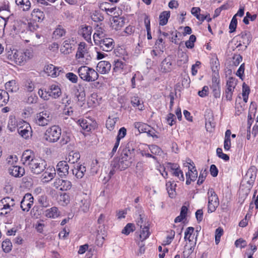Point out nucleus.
<instances>
[{
    "label": "nucleus",
    "mask_w": 258,
    "mask_h": 258,
    "mask_svg": "<svg viewBox=\"0 0 258 258\" xmlns=\"http://www.w3.org/2000/svg\"><path fill=\"white\" fill-rule=\"evenodd\" d=\"M9 100L8 93L3 90H0V107L6 105Z\"/></svg>",
    "instance_id": "obj_29"
},
{
    "label": "nucleus",
    "mask_w": 258,
    "mask_h": 258,
    "mask_svg": "<svg viewBox=\"0 0 258 258\" xmlns=\"http://www.w3.org/2000/svg\"><path fill=\"white\" fill-rule=\"evenodd\" d=\"M76 43L75 40L74 38L68 39L63 42V47L64 48V52L66 53H69L74 49L73 46Z\"/></svg>",
    "instance_id": "obj_24"
},
{
    "label": "nucleus",
    "mask_w": 258,
    "mask_h": 258,
    "mask_svg": "<svg viewBox=\"0 0 258 258\" xmlns=\"http://www.w3.org/2000/svg\"><path fill=\"white\" fill-rule=\"evenodd\" d=\"M216 153L218 157L222 159L225 161L229 160V157L228 155L224 154L222 152V149L220 148H218L216 150Z\"/></svg>",
    "instance_id": "obj_51"
},
{
    "label": "nucleus",
    "mask_w": 258,
    "mask_h": 258,
    "mask_svg": "<svg viewBox=\"0 0 258 258\" xmlns=\"http://www.w3.org/2000/svg\"><path fill=\"white\" fill-rule=\"evenodd\" d=\"M237 36H239L242 39V42L243 44L245 45L243 50H245L252 39V36L250 32L248 31H244Z\"/></svg>",
    "instance_id": "obj_14"
},
{
    "label": "nucleus",
    "mask_w": 258,
    "mask_h": 258,
    "mask_svg": "<svg viewBox=\"0 0 258 258\" xmlns=\"http://www.w3.org/2000/svg\"><path fill=\"white\" fill-rule=\"evenodd\" d=\"M78 73L81 79L88 82L97 80L99 77L98 73L93 69L85 66L78 69Z\"/></svg>",
    "instance_id": "obj_1"
},
{
    "label": "nucleus",
    "mask_w": 258,
    "mask_h": 258,
    "mask_svg": "<svg viewBox=\"0 0 258 258\" xmlns=\"http://www.w3.org/2000/svg\"><path fill=\"white\" fill-rule=\"evenodd\" d=\"M135 230V225L133 223H127L122 230V233L128 235L131 232Z\"/></svg>",
    "instance_id": "obj_42"
},
{
    "label": "nucleus",
    "mask_w": 258,
    "mask_h": 258,
    "mask_svg": "<svg viewBox=\"0 0 258 258\" xmlns=\"http://www.w3.org/2000/svg\"><path fill=\"white\" fill-rule=\"evenodd\" d=\"M119 160L120 170H124L130 167L132 163V161L130 159H125L121 157Z\"/></svg>",
    "instance_id": "obj_35"
},
{
    "label": "nucleus",
    "mask_w": 258,
    "mask_h": 258,
    "mask_svg": "<svg viewBox=\"0 0 258 258\" xmlns=\"http://www.w3.org/2000/svg\"><path fill=\"white\" fill-rule=\"evenodd\" d=\"M8 57L12 61H14L17 64L21 65L26 61V54L23 51L13 50L11 53H9Z\"/></svg>",
    "instance_id": "obj_7"
},
{
    "label": "nucleus",
    "mask_w": 258,
    "mask_h": 258,
    "mask_svg": "<svg viewBox=\"0 0 258 258\" xmlns=\"http://www.w3.org/2000/svg\"><path fill=\"white\" fill-rule=\"evenodd\" d=\"M196 41V37L194 35H191L189 40L185 43V46L187 48L191 49L194 47V43Z\"/></svg>",
    "instance_id": "obj_49"
},
{
    "label": "nucleus",
    "mask_w": 258,
    "mask_h": 258,
    "mask_svg": "<svg viewBox=\"0 0 258 258\" xmlns=\"http://www.w3.org/2000/svg\"><path fill=\"white\" fill-rule=\"evenodd\" d=\"M2 246L4 251L8 253L11 250L12 244L10 240L7 239L3 242Z\"/></svg>",
    "instance_id": "obj_44"
},
{
    "label": "nucleus",
    "mask_w": 258,
    "mask_h": 258,
    "mask_svg": "<svg viewBox=\"0 0 258 258\" xmlns=\"http://www.w3.org/2000/svg\"><path fill=\"white\" fill-rule=\"evenodd\" d=\"M78 121L80 125L84 130L89 132L91 130V125L86 119H79Z\"/></svg>",
    "instance_id": "obj_45"
},
{
    "label": "nucleus",
    "mask_w": 258,
    "mask_h": 258,
    "mask_svg": "<svg viewBox=\"0 0 258 258\" xmlns=\"http://www.w3.org/2000/svg\"><path fill=\"white\" fill-rule=\"evenodd\" d=\"M237 21L236 18V16H234L230 23L229 28L230 29L229 32L232 33L236 30L237 27Z\"/></svg>",
    "instance_id": "obj_52"
},
{
    "label": "nucleus",
    "mask_w": 258,
    "mask_h": 258,
    "mask_svg": "<svg viewBox=\"0 0 258 258\" xmlns=\"http://www.w3.org/2000/svg\"><path fill=\"white\" fill-rule=\"evenodd\" d=\"M35 118L37 124L40 126H45L52 120V115L49 111L44 110L37 113Z\"/></svg>",
    "instance_id": "obj_6"
},
{
    "label": "nucleus",
    "mask_w": 258,
    "mask_h": 258,
    "mask_svg": "<svg viewBox=\"0 0 258 258\" xmlns=\"http://www.w3.org/2000/svg\"><path fill=\"white\" fill-rule=\"evenodd\" d=\"M194 230L195 229L192 227H188V228H187L184 233L185 235L184 238L185 240H188L189 242L191 241V240L190 239V237L191 235L193 234Z\"/></svg>",
    "instance_id": "obj_48"
},
{
    "label": "nucleus",
    "mask_w": 258,
    "mask_h": 258,
    "mask_svg": "<svg viewBox=\"0 0 258 258\" xmlns=\"http://www.w3.org/2000/svg\"><path fill=\"white\" fill-rule=\"evenodd\" d=\"M118 119V118L117 117H114L111 118L109 117L106 122V126L107 129H108L109 131L113 130Z\"/></svg>",
    "instance_id": "obj_38"
},
{
    "label": "nucleus",
    "mask_w": 258,
    "mask_h": 258,
    "mask_svg": "<svg viewBox=\"0 0 258 258\" xmlns=\"http://www.w3.org/2000/svg\"><path fill=\"white\" fill-rule=\"evenodd\" d=\"M31 16L33 20L38 22H42L45 18L43 12L38 9H34Z\"/></svg>",
    "instance_id": "obj_19"
},
{
    "label": "nucleus",
    "mask_w": 258,
    "mask_h": 258,
    "mask_svg": "<svg viewBox=\"0 0 258 258\" xmlns=\"http://www.w3.org/2000/svg\"><path fill=\"white\" fill-rule=\"evenodd\" d=\"M15 2L25 11L29 10L31 7V3L29 0H16Z\"/></svg>",
    "instance_id": "obj_33"
},
{
    "label": "nucleus",
    "mask_w": 258,
    "mask_h": 258,
    "mask_svg": "<svg viewBox=\"0 0 258 258\" xmlns=\"http://www.w3.org/2000/svg\"><path fill=\"white\" fill-rule=\"evenodd\" d=\"M29 163L28 166H29L31 172L34 174H40L46 168V162L41 159L36 158L32 160L31 163Z\"/></svg>",
    "instance_id": "obj_4"
},
{
    "label": "nucleus",
    "mask_w": 258,
    "mask_h": 258,
    "mask_svg": "<svg viewBox=\"0 0 258 258\" xmlns=\"http://www.w3.org/2000/svg\"><path fill=\"white\" fill-rule=\"evenodd\" d=\"M95 45H98L104 51H110L114 46V40L111 38H102L100 39H95Z\"/></svg>",
    "instance_id": "obj_5"
},
{
    "label": "nucleus",
    "mask_w": 258,
    "mask_h": 258,
    "mask_svg": "<svg viewBox=\"0 0 258 258\" xmlns=\"http://www.w3.org/2000/svg\"><path fill=\"white\" fill-rule=\"evenodd\" d=\"M53 186L60 190H67L72 187V183L69 180L57 178L55 180Z\"/></svg>",
    "instance_id": "obj_8"
},
{
    "label": "nucleus",
    "mask_w": 258,
    "mask_h": 258,
    "mask_svg": "<svg viewBox=\"0 0 258 258\" xmlns=\"http://www.w3.org/2000/svg\"><path fill=\"white\" fill-rule=\"evenodd\" d=\"M208 212L211 213L214 212L219 205V199L213 188H209L208 190Z\"/></svg>",
    "instance_id": "obj_2"
},
{
    "label": "nucleus",
    "mask_w": 258,
    "mask_h": 258,
    "mask_svg": "<svg viewBox=\"0 0 258 258\" xmlns=\"http://www.w3.org/2000/svg\"><path fill=\"white\" fill-rule=\"evenodd\" d=\"M9 173L11 175L15 177L22 176L25 173V170L19 166H13L9 169Z\"/></svg>",
    "instance_id": "obj_16"
},
{
    "label": "nucleus",
    "mask_w": 258,
    "mask_h": 258,
    "mask_svg": "<svg viewBox=\"0 0 258 258\" xmlns=\"http://www.w3.org/2000/svg\"><path fill=\"white\" fill-rule=\"evenodd\" d=\"M65 29L60 25H58L53 33V37L55 39H58L66 34Z\"/></svg>",
    "instance_id": "obj_34"
},
{
    "label": "nucleus",
    "mask_w": 258,
    "mask_h": 258,
    "mask_svg": "<svg viewBox=\"0 0 258 258\" xmlns=\"http://www.w3.org/2000/svg\"><path fill=\"white\" fill-rule=\"evenodd\" d=\"M35 159L34 153L29 150L25 151L22 156V161L23 164L26 166H28L29 163H31L32 160Z\"/></svg>",
    "instance_id": "obj_12"
},
{
    "label": "nucleus",
    "mask_w": 258,
    "mask_h": 258,
    "mask_svg": "<svg viewBox=\"0 0 258 258\" xmlns=\"http://www.w3.org/2000/svg\"><path fill=\"white\" fill-rule=\"evenodd\" d=\"M174 236L175 232L173 230H171L170 234L166 237V239L163 241L162 244L164 245L170 244L174 238Z\"/></svg>",
    "instance_id": "obj_58"
},
{
    "label": "nucleus",
    "mask_w": 258,
    "mask_h": 258,
    "mask_svg": "<svg viewBox=\"0 0 258 258\" xmlns=\"http://www.w3.org/2000/svg\"><path fill=\"white\" fill-rule=\"evenodd\" d=\"M126 134V130L124 127H121L118 132L116 141L120 142V140L123 138Z\"/></svg>",
    "instance_id": "obj_59"
},
{
    "label": "nucleus",
    "mask_w": 258,
    "mask_h": 258,
    "mask_svg": "<svg viewBox=\"0 0 258 258\" xmlns=\"http://www.w3.org/2000/svg\"><path fill=\"white\" fill-rule=\"evenodd\" d=\"M205 126L207 131H211V130L215 126V122H214V117L205 121Z\"/></svg>",
    "instance_id": "obj_54"
},
{
    "label": "nucleus",
    "mask_w": 258,
    "mask_h": 258,
    "mask_svg": "<svg viewBox=\"0 0 258 258\" xmlns=\"http://www.w3.org/2000/svg\"><path fill=\"white\" fill-rule=\"evenodd\" d=\"M86 45L85 42H81L79 44L78 50L76 54L77 59H80L84 57V54L87 52V49L86 48Z\"/></svg>",
    "instance_id": "obj_25"
},
{
    "label": "nucleus",
    "mask_w": 258,
    "mask_h": 258,
    "mask_svg": "<svg viewBox=\"0 0 258 258\" xmlns=\"http://www.w3.org/2000/svg\"><path fill=\"white\" fill-rule=\"evenodd\" d=\"M138 96H134L131 98V103L134 107H137L140 110L144 109L143 103L141 102Z\"/></svg>",
    "instance_id": "obj_27"
},
{
    "label": "nucleus",
    "mask_w": 258,
    "mask_h": 258,
    "mask_svg": "<svg viewBox=\"0 0 258 258\" xmlns=\"http://www.w3.org/2000/svg\"><path fill=\"white\" fill-rule=\"evenodd\" d=\"M38 202L39 204L43 207L46 208L49 206V202L47 200V197L45 195H43L39 197Z\"/></svg>",
    "instance_id": "obj_46"
},
{
    "label": "nucleus",
    "mask_w": 258,
    "mask_h": 258,
    "mask_svg": "<svg viewBox=\"0 0 258 258\" xmlns=\"http://www.w3.org/2000/svg\"><path fill=\"white\" fill-rule=\"evenodd\" d=\"M80 155L77 152L72 151L68 155L67 160L71 164H74L80 159Z\"/></svg>",
    "instance_id": "obj_30"
},
{
    "label": "nucleus",
    "mask_w": 258,
    "mask_h": 258,
    "mask_svg": "<svg viewBox=\"0 0 258 258\" xmlns=\"http://www.w3.org/2000/svg\"><path fill=\"white\" fill-rule=\"evenodd\" d=\"M33 197L30 194H26L21 202V208L23 211L28 212L33 203Z\"/></svg>",
    "instance_id": "obj_9"
},
{
    "label": "nucleus",
    "mask_w": 258,
    "mask_h": 258,
    "mask_svg": "<svg viewBox=\"0 0 258 258\" xmlns=\"http://www.w3.org/2000/svg\"><path fill=\"white\" fill-rule=\"evenodd\" d=\"M69 166L65 161H59L56 165V170L60 177L66 176L69 173Z\"/></svg>",
    "instance_id": "obj_10"
},
{
    "label": "nucleus",
    "mask_w": 258,
    "mask_h": 258,
    "mask_svg": "<svg viewBox=\"0 0 258 258\" xmlns=\"http://www.w3.org/2000/svg\"><path fill=\"white\" fill-rule=\"evenodd\" d=\"M219 79L218 75H213L212 76V84L211 86V88H216L220 87L219 86Z\"/></svg>",
    "instance_id": "obj_60"
},
{
    "label": "nucleus",
    "mask_w": 258,
    "mask_h": 258,
    "mask_svg": "<svg viewBox=\"0 0 258 258\" xmlns=\"http://www.w3.org/2000/svg\"><path fill=\"white\" fill-rule=\"evenodd\" d=\"M50 170L51 171H52V172H49L48 171V169H47V170L43 174V176H44V178L47 179L46 180H47V181L51 180L54 177V176L55 175V170L54 169L53 170H52V169H50Z\"/></svg>",
    "instance_id": "obj_53"
},
{
    "label": "nucleus",
    "mask_w": 258,
    "mask_h": 258,
    "mask_svg": "<svg viewBox=\"0 0 258 258\" xmlns=\"http://www.w3.org/2000/svg\"><path fill=\"white\" fill-rule=\"evenodd\" d=\"M38 98L35 94H32L26 99V102L29 104H35Z\"/></svg>",
    "instance_id": "obj_61"
},
{
    "label": "nucleus",
    "mask_w": 258,
    "mask_h": 258,
    "mask_svg": "<svg viewBox=\"0 0 258 258\" xmlns=\"http://www.w3.org/2000/svg\"><path fill=\"white\" fill-rule=\"evenodd\" d=\"M80 210L86 213L89 211L90 203L87 200H81L79 203Z\"/></svg>",
    "instance_id": "obj_36"
},
{
    "label": "nucleus",
    "mask_w": 258,
    "mask_h": 258,
    "mask_svg": "<svg viewBox=\"0 0 258 258\" xmlns=\"http://www.w3.org/2000/svg\"><path fill=\"white\" fill-rule=\"evenodd\" d=\"M71 141V134L67 132H63L60 140V144L61 146L66 145Z\"/></svg>",
    "instance_id": "obj_43"
},
{
    "label": "nucleus",
    "mask_w": 258,
    "mask_h": 258,
    "mask_svg": "<svg viewBox=\"0 0 258 258\" xmlns=\"http://www.w3.org/2000/svg\"><path fill=\"white\" fill-rule=\"evenodd\" d=\"M149 148L151 153L153 155L160 156L163 153L162 149L159 146L155 145H150Z\"/></svg>",
    "instance_id": "obj_40"
},
{
    "label": "nucleus",
    "mask_w": 258,
    "mask_h": 258,
    "mask_svg": "<svg viewBox=\"0 0 258 258\" xmlns=\"http://www.w3.org/2000/svg\"><path fill=\"white\" fill-rule=\"evenodd\" d=\"M149 235L150 232L149 227L148 226H145L141 232V234L140 235L141 238L143 239V240H145L149 237Z\"/></svg>",
    "instance_id": "obj_57"
},
{
    "label": "nucleus",
    "mask_w": 258,
    "mask_h": 258,
    "mask_svg": "<svg viewBox=\"0 0 258 258\" xmlns=\"http://www.w3.org/2000/svg\"><path fill=\"white\" fill-rule=\"evenodd\" d=\"M66 78L73 83H76L78 81V77L73 73H68L66 75Z\"/></svg>",
    "instance_id": "obj_63"
},
{
    "label": "nucleus",
    "mask_w": 258,
    "mask_h": 258,
    "mask_svg": "<svg viewBox=\"0 0 258 258\" xmlns=\"http://www.w3.org/2000/svg\"><path fill=\"white\" fill-rule=\"evenodd\" d=\"M111 65L109 62L102 60L97 66V71L101 74L108 73L111 69Z\"/></svg>",
    "instance_id": "obj_11"
},
{
    "label": "nucleus",
    "mask_w": 258,
    "mask_h": 258,
    "mask_svg": "<svg viewBox=\"0 0 258 258\" xmlns=\"http://www.w3.org/2000/svg\"><path fill=\"white\" fill-rule=\"evenodd\" d=\"M61 134V130L59 127L56 125L52 126L46 131V139L49 142H55L60 138Z\"/></svg>",
    "instance_id": "obj_3"
},
{
    "label": "nucleus",
    "mask_w": 258,
    "mask_h": 258,
    "mask_svg": "<svg viewBox=\"0 0 258 258\" xmlns=\"http://www.w3.org/2000/svg\"><path fill=\"white\" fill-rule=\"evenodd\" d=\"M47 93L48 95H49V98L51 97L54 99L57 98L61 94L60 89L58 86L55 85H51L47 90Z\"/></svg>",
    "instance_id": "obj_15"
},
{
    "label": "nucleus",
    "mask_w": 258,
    "mask_h": 258,
    "mask_svg": "<svg viewBox=\"0 0 258 258\" xmlns=\"http://www.w3.org/2000/svg\"><path fill=\"white\" fill-rule=\"evenodd\" d=\"M44 215L47 218L54 219L59 216V212L57 207H53L45 210Z\"/></svg>",
    "instance_id": "obj_21"
},
{
    "label": "nucleus",
    "mask_w": 258,
    "mask_h": 258,
    "mask_svg": "<svg viewBox=\"0 0 258 258\" xmlns=\"http://www.w3.org/2000/svg\"><path fill=\"white\" fill-rule=\"evenodd\" d=\"M198 234H197L195 237V241L193 244H191L190 246H188L187 245H185L184 246V249L183 251V256L184 258H187L189 255L194 252L195 249V246L196 244V241L197 239Z\"/></svg>",
    "instance_id": "obj_26"
},
{
    "label": "nucleus",
    "mask_w": 258,
    "mask_h": 258,
    "mask_svg": "<svg viewBox=\"0 0 258 258\" xmlns=\"http://www.w3.org/2000/svg\"><path fill=\"white\" fill-rule=\"evenodd\" d=\"M189 161V162H186L187 164H190L192 167L188 166V172L186 173V174L189 176V178H191V180L192 181H194L196 180L198 177V171L196 169L195 166H194V162L190 159L188 160Z\"/></svg>",
    "instance_id": "obj_17"
},
{
    "label": "nucleus",
    "mask_w": 258,
    "mask_h": 258,
    "mask_svg": "<svg viewBox=\"0 0 258 258\" xmlns=\"http://www.w3.org/2000/svg\"><path fill=\"white\" fill-rule=\"evenodd\" d=\"M206 176H207L206 170H204V171L202 170L200 172V175L199 177V179L197 181V184L198 185H201V184H202L203 183V182L204 181Z\"/></svg>",
    "instance_id": "obj_64"
},
{
    "label": "nucleus",
    "mask_w": 258,
    "mask_h": 258,
    "mask_svg": "<svg viewBox=\"0 0 258 258\" xmlns=\"http://www.w3.org/2000/svg\"><path fill=\"white\" fill-rule=\"evenodd\" d=\"M19 135L23 138L27 139L31 135V128L29 124H27L24 127V126L19 127L18 129Z\"/></svg>",
    "instance_id": "obj_18"
},
{
    "label": "nucleus",
    "mask_w": 258,
    "mask_h": 258,
    "mask_svg": "<svg viewBox=\"0 0 258 258\" xmlns=\"http://www.w3.org/2000/svg\"><path fill=\"white\" fill-rule=\"evenodd\" d=\"M223 229L222 228L219 227L216 229L215 231V243L216 244H219L220 241V238L223 235Z\"/></svg>",
    "instance_id": "obj_55"
},
{
    "label": "nucleus",
    "mask_w": 258,
    "mask_h": 258,
    "mask_svg": "<svg viewBox=\"0 0 258 258\" xmlns=\"http://www.w3.org/2000/svg\"><path fill=\"white\" fill-rule=\"evenodd\" d=\"M169 11H164L162 12L159 16V25L164 26L166 25L170 17Z\"/></svg>",
    "instance_id": "obj_32"
},
{
    "label": "nucleus",
    "mask_w": 258,
    "mask_h": 258,
    "mask_svg": "<svg viewBox=\"0 0 258 258\" xmlns=\"http://www.w3.org/2000/svg\"><path fill=\"white\" fill-rule=\"evenodd\" d=\"M91 19L94 22H99L104 20V17L101 13L96 11L91 16Z\"/></svg>",
    "instance_id": "obj_50"
},
{
    "label": "nucleus",
    "mask_w": 258,
    "mask_h": 258,
    "mask_svg": "<svg viewBox=\"0 0 258 258\" xmlns=\"http://www.w3.org/2000/svg\"><path fill=\"white\" fill-rule=\"evenodd\" d=\"M172 62L170 58H165L161 63V70L162 72L167 73L172 71Z\"/></svg>",
    "instance_id": "obj_23"
},
{
    "label": "nucleus",
    "mask_w": 258,
    "mask_h": 258,
    "mask_svg": "<svg viewBox=\"0 0 258 258\" xmlns=\"http://www.w3.org/2000/svg\"><path fill=\"white\" fill-rule=\"evenodd\" d=\"M92 28L90 26H82L81 29L79 30V33L82 35L83 37L87 42H90L91 40V36L92 34Z\"/></svg>",
    "instance_id": "obj_13"
},
{
    "label": "nucleus",
    "mask_w": 258,
    "mask_h": 258,
    "mask_svg": "<svg viewBox=\"0 0 258 258\" xmlns=\"http://www.w3.org/2000/svg\"><path fill=\"white\" fill-rule=\"evenodd\" d=\"M134 126L136 128L138 129L140 133L146 132L147 130L150 128V126L146 123L140 122H136L134 123Z\"/></svg>",
    "instance_id": "obj_37"
},
{
    "label": "nucleus",
    "mask_w": 258,
    "mask_h": 258,
    "mask_svg": "<svg viewBox=\"0 0 258 258\" xmlns=\"http://www.w3.org/2000/svg\"><path fill=\"white\" fill-rule=\"evenodd\" d=\"M23 183L27 187H32L33 185V181L32 178L29 176L24 177L22 179Z\"/></svg>",
    "instance_id": "obj_56"
},
{
    "label": "nucleus",
    "mask_w": 258,
    "mask_h": 258,
    "mask_svg": "<svg viewBox=\"0 0 258 258\" xmlns=\"http://www.w3.org/2000/svg\"><path fill=\"white\" fill-rule=\"evenodd\" d=\"M38 95L42 99L44 100H48L49 99V95H48L47 91L40 89L38 91Z\"/></svg>",
    "instance_id": "obj_62"
},
{
    "label": "nucleus",
    "mask_w": 258,
    "mask_h": 258,
    "mask_svg": "<svg viewBox=\"0 0 258 258\" xmlns=\"http://www.w3.org/2000/svg\"><path fill=\"white\" fill-rule=\"evenodd\" d=\"M113 70L115 72H118L122 70L125 66L124 63L118 59L114 60Z\"/></svg>",
    "instance_id": "obj_47"
},
{
    "label": "nucleus",
    "mask_w": 258,
    "mask_h": 258,
    "mask_svg": "<svg viewBox=\"0 0 258 258\" xmlns=\"http://www.w3.org/2000/svg\"><path fill=\"white\" fill-rule=\"evenodd\" d=\"M144 23L147 30V39L150 40L152 38L151 32L150 21L149 17L147 16H146L144 19Z\"/></svg>",
    "instance_id": "obj_39"
},
{
    "label": "nucleus",
    "mask_w": 258,
    "mask_h": 258,
    "mask_svg": "<svg viewBox=\"0 0 258 258\" xmlns=\"http://www.w3.org/2000/svg\"><path fill=\"white\" fill-rule=\"evenodd\" d=\"M166 189L170 198H173L175 195V187L176 184L174 183V181H168L166 184Z\"/></svg>",
    "instance_id": "obj_28"
},
{
    "label": "nucleus",
    "mask_w": 258,
    "mask_h": 258,
    "mask_svg": "<svg viewBox=\"0 0 258 258\" xmlns=\"http://www.w3.org/2000/svg\"><path fill=\"white\" fill-rule=\"evenodd\" d=\"M11 207L6 202L5 198L0 201V216H4L11 211Z\"/></svg>",
    "instance_id": "obj_22"
},
{
    "label": "nucleus",
    "mask_w": 258,
    "mask_h": 258,
    "mask_svg": "<svg viewBox=\"0 0 258 258\" xmlns=\"http://www.w3.org/2000/svg\"><path fill=\"white\" fill-rule=\"evenodd\" d=\"M105 30L102 27V23L100 25H97L96 28V32L93 35L94 40L98 38V39H101L104 36Z\"/></svg>",
    "instance_id": "obj_31"
},
{
    "label": "nucleus",
    "mask_w": 258,
    "mask_h": 258,
    "mask_svg": "<svg viewBox=\"0 0 258 258\" xmlns=\"http://www.w3.org/2000/svg\"><path fill=\"white\" fill-rule=\"evenodd\" d=\"M59 200L62 206H66L70 203V196L68 194L64 192L60 195Z\"/></svg>",
    "instance_id": "obj_41"
},
{
    "label": "nucleus",
    "mask_w": 258,
    "mask_h": 258,
    "mask_svg": "<svg viewBox=\"0 0 258 258\" xmlns=\"http://www.w3.org/2000/svg\"><path fill=\"white\" fill-rule=\"evenodd\" d=\"M86 171V167L82 165H77L76 166L72 169L73 174L75 175L77 178H82L84 176V173Z\"/></svg>",
    "instance_id": "obj_20"
}]
</instances>
